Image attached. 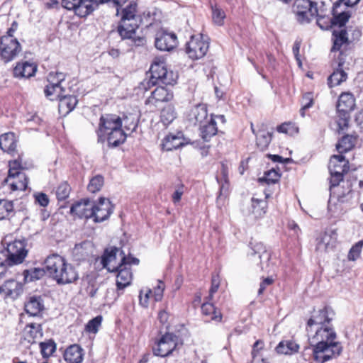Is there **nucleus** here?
I'll return each instance as SVG.
<instances>
[{
  "instance_id": "nucleus-1",
  "label": "nucleus",
  "mask_w": 363,
  "mask_h": 363,
  "mask_svg": "<svg viewBox=\"0 0 363 363\" xmlns=\"http://www.w3.org/2000/svg\"><path fill=\"white\" fill-rule=\"evenodd\" d=\"M138 126L135 116L129 114L121 118L113 113L102 114L96 130L99 143H107L109 147H116L126 140L125 130L133 132Z\"/></svg>"
},
{
  "instance_id": "nucleus-2",
  "label": "nucleus",
  "mask_w": 363,
  "mask_h": 363,
  "mask_svg": "<svg viewBox=\"0 0 363 363\" xmlns=\"http://www.w3.org/2000/svg\"><path fill=\"white\" fill-rule=\"evenodd\" d=\"M307 336L312 347L313 359L317 363H325L339 356L342 351V347L337 340V333L331 323L307 333Z\"/></svg>"
},
{
  "instance_id": "nucleus-3",
  "label": "nucleus",
  "mask_w": 363,
  "mask_h": 363,
  "mask_svg": "<svg viewBox=\"0 0 363 363\" xmlns=\"http://www.w3.org/2000/svg\"><path fill=\"white\" fill-rule=\"evenodd\" d=\"M350 162L344 155H333L330 157L328 170L330 177V191L337 195L338 199L348 195L352 191V182L350 179L344 180V177L350 171Z\"/></svg>"
},
{
  "instance_id": "nucleus-4",
  "label": "nucleus",
  "mask_w": 363,
  "mask_h": 363,
  "mask_svg": "<svg viewBox=\"0 0 363 363\" xmlns=\"http://www.w3.org/2000/svg\"><path fill=\"white\" fill-rule=\"evenodd\" d=\"M43 264L48 275L60 285L72 284L79 279L76 268L57 253L47 256Z\"/></svg>"
},
{
  "instance_id": "nucleus-5",
  "label": "nucleus",
  "mask_w": 363,
  "mask_h": 363,
  "mask_svg": "<svg viewBox=\"0 0 363 363\" xmlns=\"http://www.w3.org/2000/svg\"><path fill=\"white\" fill-rule=\"evenodd\" d=\"M183 345V339L175 333L160 330L152 339V352L155 356L162 358L177 356Z\"/></svg>"
},
{
  "instance_id": "nucleus-6",
  "label": "nucleus",
  "mask_w": 363,
  "mask_h": 363,
  "mask_svg": "<svg viewBox=\"0 0 363 363\" xmlns=\"http://www.w3.org/2000/svg\"><path fill=\"white\" fill-rule=\"evenodd\" d=\"M362 36V30L357 26H347V28L334 29L332 31L331 40L333 45L332 52H344L347 59L352 60L350 55V45L355 41H358Z\"/></svg>"
},
{
  "instance_id": "nucleus-7",
  "label": "nucleus",
  "mask_w": 363,
  "mask_h": 363,
  "mask_svg": "<svg viewBox=\"0 0 363 363\" xmlns=\"http://www.w3.org/2000/svg\"><path fill=\"white\" fill-rule=\"evenodd\" d=\"M27 167L23 164L21 155L8 162V174L4 181L11 192L24 191L28 189L29 178L24 172Z\"/></svg>"
},
{
  "instance_id": "nucleus-8",
  "label": "nucleus",
  "mask_w": 363,
  "mask_h": 363,
  "mask_svg": "<svg viewBox=\"0 0 363 363\" xmlns=\"http://www.w3.org/2000/svg\"><path fill=\"white\" fill-rule=\"evenodd\" d=\"M18 28V23L13 21L6 33L0 37V58L4 63L16 59L22 52V45L14 37Z\"/></svg>"
},
{
  "instance_id": "nucleus-9",
  "label": "nucleus",
  "mask_w": 363,
  "mask_h": 363,
  "mask_svg": "<svg viewBox=\"0 0 363 363\" xmlns=\"http://www.w3.org/2000/svg\"><path fill=\"white\" fill-rule=\"evenodd\" d=\"M137 4L130 3L122 11V17L118 26V33L122 39L131 40L135 43L136 30L139 27L140 17L136 14Z\"/></svg>"
},
{
  "instance_id": "nucleus-10",
  "label": "nucleus",
  "mask_w": 363,
  "mask_h": 363,
  "mask_svg": "<svg viewBox=\"0 0 363 363\" xmlns=\"http://www.w3.org/2000/svg\"><path fill=\"white\" fill-rule=\"evenodd\" d=\"M120 255L121 259L116 269L109 272L115 273L116 275V286L117 291H122L131 284L133 275L130 266L140 264V259L133 257L131 254L126 255L123 250H121Z\"/></svg>"
},
{
  "instance_id": "nucleus-11",
  "label": "nucleus",
  "mask_w": 363,
  "mask_h": 363,
  "mask_svg": "<svg viewBox=\"0 0 363 363\" xmlns=\"http://www.w3.org/2000/svg\"><path fill=\"white\" fill-rule=\"evenodd\" d=\"M150 72L152 79L165 85L174 86L177 82L178 74L168 69L166 60L163 57H155L153 59Z\"/></svg>"
},
{
  "instance_id": "nucleus-12",
  "label": "nucleus",
  "mask_w": 363,
  "mask_h": 363,
  "mask_svg": "<svg viewBox=\"0 0 363 363\" xmlns=\"http://www.w3.org/2000/svg\"><path fill=\"white\" fill-rule=\"evenodd\" d=\"M318 3L311 0H295L291 10L299 23H308L318 16Z\"/></svg>"
},
{
  "instance_id": "nucleus-13",
  "label": "nucleus",
  "mask_w": 363,
  "mask_h": 363,
  "mask_svg": "<svg viewBox=\"0 0 363 363\" xmlns=\"http://www.w3.org/2000/svg\"><path fill=\"white\" fill-rule=\"evenodd\" d=\"M167 86H157L145 99V105L148 107L150 111H155L162 104H168L173 101L174 98V91Z\"/></svg>"
},
{
  "instance_id": "nucleus-14",
  "label": "nucleus",
  "mask_w": 363,
  "mask_h": 363,
  "mask_svg": "<svg viewBox=\"0 0 363 363\" xmlns=\"http://www.w3.org/2000/svg\"><path fill=\"white\" fill-rule=\"evenodd\" d=\"M337 68L328 77V85L330 88L340 85L347 79V74L345 69H349V65L352 60L347 59L346 54L342 52L338 54L335 60Z\"/></svg>"
},
{
  "instance_id": "nucleus-15",
  "label": "nucleus",
  "mask_w": 363,
  "mask_h": 363,
  "mask_svg": "<svg viewBox=\"0 0 363 363\" xmlns=\"http://www.w3.org/2000/svg\"><path fill=\"white\" fill-rule=\"evenodd\" d=\"M329 310L330 308L328 306H324L322 308L318 310L313 309L306 320L305 330L306 334L331 323L332 318L329 317Z\"/></svg>"
},
{
  "instance_id": "nucleus-16",
  "label": "nucleus",
  "mask_w": 363,
  "mask_h": 363,
  "mask_svg": "<svg viewBox=\"0 0 363 363\" xmlns=\"http://www.w3.org/2000/svg\"><path fill=\"white\" fill-rule=\"evenodd\" d=\"M209 48V43L202 34L194 35L186 44V52L193 60L203 58Z\"/></svg>"
},
{
  "instance_id": "nucleus-17",
  "label": "nucleus",
  "mask_w": 363,
  "mask_h": 363,
  "mask_svg": "<svg viewBox=\"0 0 363 363\" xmlns=\"http://www.w3.org/2000/svg\"><path fill=\"white\" fill-rule=\"evenodd\" d=\"M27 254L25 242L16 240L7 245L5 262L10 266L21 264L24 261Z\"/></svg>"
},
{
  "instance_id": "nucleus-18",
  "label": "nucleus",
  "mask_w": 363,
  "mask_h": 363,
  "mask_svg": "<svg viewBox=\"0 0 363 363\" xmlns=\"http://www.w3.org/2000/svg\"><path fill=\"white\" fill-rule=\"evenodd\" d=\"M208 106L204 103H199L193 106L186 114V120L189 125L194 127L199 126L209 118Z\"/></svg>"
},
{
  "instance_id": "nucleus-19",
  "label": "nucleus",
  "mask_w": 363,
  "mask_h": 363,
  "mask_svg": "<svg viewBox=\"0 0 363 363\" xmlns=\"http://www.w3.org/2000/svg\"><path fill=\"white\" fill-rule=\"evenodd\" d=\"M274 190L271 188L264 189V199H257L255 196L251 199V214L255 219H260L265 216L268 210V199L272 196Z\"/></svg>"
},
{
  "instance_id": "nucleus-20",
  "label": "nucleus",
  "mask_w": 363,
  "mask_h": 363,
  "mask_svg": "<svg viewBox=\"0 0 363 363\" xmlns=\"http://www.w3.org/2000/svg\"><path fill=\"white\" fill-rule=\"evenodd\" d=\"M113 206L106 199L100 198L96 203L93 202V213L91 218L95 223H99L108 219L112 213Z\"/></svg>"
},
{
  "instance_id": "nucleus-21",
  "label": "nucleus",
  "mask_w": 363,
  "mask_h": 363,
  "mask_svg": "<svg viewBox=\"0 0 363 363\" xmlns=\"http://www.w3.org/2000/svg\"><path fill=\"white\" fill-rule=\"evenodd\" d=\"M216 181L220 185L219 196L216 201L217 204L219 205L220 201H225L230 189L229 168L224 162H220V168L216 175Z\"/></svg>"
},
{
  "instance_id": "nucleus-22",
  "label": "nucleus",
  "mask_w": 363,
  "mask_h": 363,
  "mask_svg": "<svg viewBox=\"0 0 363 363\" xmlns=\"http://www.w3.org/2000/svg\"><path fill=\"white\" fill-rule=\"evenodd\" d=\"M155 47L162 51H169L177 47V37L173 33L160 30L156 33Z\"/></svg>"
},
{
  "instance_id": "nucleus-23",
  "label": "nucleus",
  "mask_w": 363,
  "mask_h": 363,
  "mask_svg": "<svg viewBox=\"0 0 363 363\" xmlns=\"http://www.w3.org/2000/svg\"><path fill=\"white\" fill-rule=\"evenodd\" d=\"M37 70L38 65L35 62L20 61L12 69V74L17 79H29L35 74Z\"/></svg>"
},
{
  "instance_id": "nucleus-24",
  "label": "nucleus",
  "mask_w": 363,
  "mask_h": 363,
  "mask_svg": "<svg viewBox=\"0 0 363 363\" xmlns=\"http://www.w3.org/2000/svg\"><path fill=\"white\" fill-rule=\"evenodd\" d=\"M199 136L205 142H209L211 138L218 134L219 130L215 120V114L211 113L209 118L199 126Z\"/></svg>"
},
{
  "instance_id": "nucleus-25",
  "label": "nucleus",
  "mask_w": 363,
  "mask_h": 363,
  "mask_svg": "<svg viewBox=\"0 0 363 363\" xmlns=\"http://www.w3.org/2000/svg\"><path fill=\"white\" fill-rule=\"evenodd\" d=\"M93 202L89 199H82L72 204L70 213L79 218H91L93 213Z\"/></svg>"
},
{
  "instance_id": "nucleus-26",
  "label": "nucleus",
  "mask_w": 363,
  "mask_h": 363,
  "mask_svg": "<svg viewBox=\"0 0 363 363\" xmlns=\"http://www.w3.org/2000/svg\"><path fill=\"white\" fill-rule=\"evenodd\" d=\"M211 301L206 300L202 303L201 306V314L207 322L220 323L223 320L222 313Z\"/></svg>"
},
{
  "instance_id": "nucleus-27",
  "label": "nucleus",
  "mask_w": 363,
  "mask_h": 363,
  "mask_svg": "<svg viewBox=\"0 0 363 363\" xmlns=\"http://www.w3.org/2000/svg\"><path fill=\"white\" fill-rule=\"evenodd\" d=\"M355 97L352 93L350 91L342 92L337 101V111L350 113L355 108Z\"/></svg>"
},
{
  "instance_id": "nucleus-28",
  "label": "nucleus",
  "mask_w": 363,
  "mask_h": 363,
  "mask_svg": "<svg viewBox=\"0 0 363 363\" xmlns=\"http://www.w3.org/2000/svg\"><path fill=\"white\" fill-rule=\"evenodd\" d=\"M24 309L30 316L40 315L45 309L42 297L35 295L29 296L24 304Z\"/></svg>"
},
{
  "instance_id": "nucleus-29",
  "label": "nucleus",
  "mask_w": 363,
  "mask_h": 363,
  "mask_svg": "<svg viewBox=\"0 0 363 363\" xmlns=\"http://www.w3.org/2000/svg\"><path fill=\"white\" fill-rule=\"evenodd\" d=\"M84 355V350L78 344L70 345L62 354L64 360L67 363H82Z\"/></svg>"
},
{
  "instance_id": "nucleus-30",
  "label": "nucleus",
  "mask_w": 363,
  "mask_h": 363,
  "mask_svg": "<svg viewBox=\"0 0 363 363\" xmlns=\"http://www.w3.org/2000/svg\"><path fill=\"white\" fill-rule=\"evenodd\" d=\"M57 101L59 113L64 116L72 111L78 104L77 96L70 94L64 95L63 94Z\"/></svg>"
},
{
  "instance_id": "nucleus-31",
  "label": "nucleus",
  "mask_w": 363,
  "mask_h": 363,
  "mask_svg": "<svg viewBox=\"0 0 363 363\" xmlns=\"http://www.w3.org/2000/svg\"><path fill=\"white\" fill-rule=\"evenodd\" d=\"M23 335L29 343H35L36 339L41 338L43 335L42 325L36 323H28L23 328Z\"/></svg>"
},
{
  "instance_id": "nucleus-32",
  "label": "nucleus",
  "mask_w": 363,
  "mask_h": 363,
  "mask_svg": "<svg viewBox=\"0 0 363 363\" xmlns=\"http://www.w3.org/2000/svg\"><path fill=\"white\" fill-rule=\"evenodd\" d=\"M17 140L13 133L9 132L0 135V148L13 155L16 152Z\"/></svg>"
},
{
  "instance_id": "nucleus-33",
  "label": "nucleus",
  "mask_w": 363,
  "mask_h": 363,
  "mask_svg": "<svg viewBox=\"0 0 363 363\" xmlns=\"http://www.w3.org/2000/svg\"><path fill=\"white\" fill-rule=\"evenodd\" d=\"M96 9V4H94L92 0H79L72 11L79 18H86Z\"/></svg>"
},
{
  "instance_id": "nucleus-34",
  "label": "nucleus",
  "mask_w": 363,
  "mask_h": 363,
  "mask_svg": "<svg viewBox=\"0 0 363 363\" xmlns=\"http://www.w3.org/2000/svg\"><path fill=\"white\" fill-rule=\"evenodd\" d=\"M119 249L116 247H111L109 249L105 250L104 255L102 256L101 263L104 268L106 269L108 272L116 269L117 264L113 262H116V255Z\"/></svg>"
},
{
  "instance_id": "nucleus-35",
  "label": "nucleus",
  "mask_w": 363,
  "mask_h": 363,
  "mask_svg": "<svg viewBox=\"0 0 363 363\" xmlns=\"http://www.w3.org/2000/svg\"><path fill=\"white\" fill-rule=\"evenodd\" d=\"M300 346L293 340H281L275 347L279 354L292 355L298 352Z\"/></svg>"
},
{
  "instance_id": "nucleus-36",
  "label": "nucleus",
  "mask_w": 363,
  "mask_h": 363,
  "mask_svg": "<svg viewBox=\"0 0 363 363\" xmlns=\"http://www.w3.org/2000/svg\"><path fill=\"white\" fill-rule=\"evenodd\" d=\"M2 291L6 296L16 298L23 292V285L13 280H8L1 286Z\"/></svg>"
},
{
  "instance_id": "nucleus-37",
  "label": "nucleus",
  "mask_w": 363,
  "mask_h": 363,
  "mask_svg": "<svg viewBox=\"0 0 363 363\" xmlns=\"http://www.w3.org/2000/svg\"><path fill=\"white\" fill-rule=\"evenodd\" d=\"M357 137L353 135H344L336 144V149L340 155L347 152L353 149L357 143Z\"/></svg>"
},
{
  "instance_id": "nucleus-38",
  "label": "nucleus",
  "mask_w": 363,
  "mask_h": 363,
  "mask_svg": "<svg viewBox=\"0 0 363 363\" xmlns=\"http://www.w3.org/2000/svg\"><path fill=\"white\" fill-rule=\"evenodd\" d=\"M183 145L184 143L182 138L173 134L166 135L162 143V150L166 151H172Z\"/></svg>"
},
{
  "instance_id": "nucleus-39",
  "label": "nucleus",
  "mask_w": 363,
  "mask_h": 363,
  "mask_svg": "<svg viewBox=\"0 0 363 363\" xmlns=\"http://www.w3.org/2000/svg\"><path fill=\"white\" fill-rule=\"evenodd\" d=\"M264 349V342L262 340H257L252 347L250 363H269L267 359L260 357V352Z\"/></svg>"
},
{
  "instance_id": "nucleus-40",
  "label": "nucleus",
  "mask_w": 363,
  "mask_h": 363,
  "mask_svg": "<svg viewBox=\"0 0 363 363\" xmlns=\"http://www.w3.org/2000/svg\"><path fill=\"white\" fill-rule=\"evenodd\" d=\"M336 7L333 6L332 21L334 26H337L338 28H347L345 26L351 17L350 11H342L337 13L335 9Z\"/></svg>"
},
{
  "instance_id": "nucleus-41",
  "label": "nucleus",
  "mask_w": 363,
  "mask_h": 363,
  "mask_svg": "<svg viewBox=\"0 0 363 363\" xmlns=\"http://www.w3.org/2000/svg\"><path fill=\"white\" fill-rule=\"evenodd\" d=\"M84 291L86 295L90 298H94L96 296L99 289V284L97 281V278L94 276H87L84 280Z\"/></svg>"
},
{
  "instance_id": "nucleus-42",
  "label": "nucleus",
  "mask_w": 363,
  "mask_h": 363,
  "mask_svg": "<svg viewBox=\"0 0 363 363\" xmlns=\"http://www.w3.org/2000/svg\"><path fill=\"white\" fill-rule=\"evenodd\" d=\"M47 273L45 268L34 267L26 269L23 272L24 280L26 282H31L42 279Z\"/></svg>"
},
{
  "instance_id": "nucleus-43",
  "label": "nucleus",
  "mask_w": 363,
  "mask_h": 363,
  "mask_svg": "<svg viewBox=\"0 0 363 363\" xmlns=\"http://www.w3.org/2000/svg\"><path fill=\"white\" fill-rule=\"evenodd\" d=\"M177 113L174 106L168 104L162 108L160 119L164 124L168 125L177 118Z\"/></svg>"
},
{
  "instance_id": "nucleus-44",
  "label": "nucleus",
  "mask_w": 363,
  "mask_h": 363,
  "mask_svg": "<svg viewBox=\"0 0 363 363\" xmlns=\"http://www.w3.org/2000/svg\"><path fill=\"white\" fill-rule=\"evenodd\" d=\"M276 130L279 133L286 134L289 136H294L298 133L299 128L297 124L292 121H287L277 125Z\"/></svg>"
},
{
  "instance_id": "nucleus-45",
  "label": "nucleus",
  "mask_w": 363,
  "mask_h": 363,
  "mask_svg": "<svg viewBox=\"0 0 363 363\" xmlns=\"http://www.w3.org/2000/svg\"><path fill=\"white\" fill-rule=\"evenodd\" d=\"M39 347L42 357L45 359H48L55 352L57 345L52 339H49L41 342L39 344Z\"/></svg>"
},
{
  "instance_id": "nucleus-46",
  "label": "nucleus",
  "mask_w": 363,
  "mask_h": 363,
  "mask_svg": "<svg viewBox=\"0 0 363 363\" xmlns=\"http://www.w3.org/2000/svg\"><path fill=\"white\" fill-rule=\"evenodd\" d=\"M350 120V113L337 112L335 118V129L340 133L341 132L347 130L349 127V122Z\"/></svg>"
},
{
  "instance_id": "nucleus-47",
  "label": "nucleus",
  "mask_w": 363,
  "mask_h": 363,
  "mask_svg": "<svg viewBox=\"0 0 363 363\" xmlns=\"http://www.w3.org/2000/svg\"><path fill=\"white\" fill-rule=\"evenodd\" d=\"M212 21L214 24L222 26L226 17L225 11L216 4L211 5Z\"/></svg>"
},
{
  "instance_id": "nucleus-48",
  "label": "nucleus",
  "mask_w": 363,
  "mask_h": 363,
  "mask_svg": "<svg viewBox=\"0 0 363 363\" xmlns=\"http://www.w3.org/2000/svg\"><path fill=\"white\" fill-rule=\"evenodd\" d=\"M64 92L62 86L46 85L44 89L45 96L50 101L58 100Z\"/></svg>"
},
{
  "instance_id": "nucleus-49",
  "label": "nucleus",
  "mask_w": 363,
  "mask_h": 363,
  "mask_svg": "<svg viewBox=\"0 0 363 363\" xmlns=\"http://www.w3.org/2000/svg\"><path fill=\"white\" fill-rule=\"evenodd\" d=\"M281 178V174L278 171L272 169L264 172L263 177L259 178V181L261 183H265L268 186L271 184H278ZM267 188H270L268 186Z\"/></svg>"
},
{
  "instance_id": "nucleus-50",
  "label": "nucleus",
  "mask_w": 363,
  "mask_h": 363,
  "mask_svg": "<svg viewBox=\"0 0 363 363\" xmlns=\"http://www.w3.org/2000/svg\"><path fill=\"white\" fill-rule=\"evenodd\" d=\"M104 185V177L101 174H97L91 177L87 186V190L92 194L101 191Z\"/></svg>"
},
{
  "instance_id": "nucleus-51",
  "label": "nucleus",
  "mask_w": 363,
  "mask_h": 363,
  "mask_svg": "<svg viewBox=\"0 0 363 363\" xmlns=\"http://www.w3.org/2000/svg\"><path fill=\"white\" fill-rule=\"evenodd\" d=\"M14 211L13 201L0 199V220L8 218Z\"/></svg>"
},
{
  "instance_id": "nucleus-52",
  "label": "nucleus",
  "mask_w": 363,
  "mask_h": 363,
  "mask_svg": "<svg viewBox=\"0 0 363 363\" xmlns=\"http://www.w3.org/2000/svg\"><path fill=\"white\" fill-rule=\"evenodd\" d=\"M71 192V186L67 182H61L56 188V197L58 201H65L66 200Z\"/></svg>"
},
{
  "instance_id": "nucleus-53",
  "label": "nucleus",
  "mask_w": 363,
  "mask_h": 363,
  "mask_svg": "<svg viewBox=\"0 0 363 363\" xmlns=\"http://www.w3.org/2000/svg\"><path fill=\"white\" fill-rule=\"evenodd\" d=\"M301 108L300 109V114L302 117L306 116V111L313 106L314 104V96L313 92H306L303 94L301 98Z\"/></svg>"
},
{
  "instance_id": "nucleus-54",
  "label": "nucleus",
  "mask_w": 363,
  "mask_h": 363,
  "mask_svg": "<svg viewBox=\"0 0 363 363\" xmlns=\"http://www.w3.org/2000/svg\"><path fill=\"white\" fill-rule=\"evenodd\" d=\"M315 18H316L317 25L322 30H328L333 26L332 18L328 16L323 14L321 9L320 11L318 9V16Z\"/></svg>"
},
{
  "instance_id": "nucleus-55",
  "label": "nucleus",
  "mask_w": 363,
  "mask_h": 363,
  "mask_svg": "<svg viewBox=\"0 0 363 363\" xmlns=\"http://www.w3.org/2000/svg\"><path fill=\"white\" fill-rule=\"evenodd\" d=\"M103 320V317L99 315L91 319L85 325L84 330L88 333L96 334L98 333Z\"/></svg>"
},
{
  "instance_id": "nucleus-56",
  "label": "nucleus",
  "mask_w": 363,
  "mask_h": 363,
  "mask_svg": "<svg viewBox=\"0 0 363 363\" xmlns=\"http://www.w3.org/2000/svg\"><path fill=\"white\" fill-rule=\"evenodd\" d=\"M221 278L218 274H212L211 280V287L208 296L205 298L206 300L213 301L214 294L218 291L220 286Z\"/></svg>"
},
{
  "instance_id": "nucleus-57",
  "label": "nucleus",
  "mask_w": 363,
  "mask_h": 363,
  "mask_svg": "<svg viewBox=\"0 0 363 363\" xmlns=\"http://www.w3.org/2000/svg\"><path fill=\"white\" fill-rule=\"evenodd\" d=\"M65 74L60 72H51L48 76V84L50 86H62V82L65 81Z\"/></svg>"
},
{
  "instance_id": "nucleus-58",
  "label": "nucleus",
  "mask_w": 363,
  "mask_h": 363,
  "mask_svg": "<svg viewBox=\"0 0 363 363\" xmlns=\"http://www.w3.org/2000/svg\"><path fill=\"white\" fill-rule=\"evenodd\" d=\"M363 248V240L358 241L352 246L347 254L349 261H356L361 256Z\"/></svg>"
},
{
  "instance_id": "nucleus-59",
  "label": "nucleus",
  "mask_w": 363,
  "mask_h": 363,
  "mask_svg": "<svg viewBox=\"0 0 363 363\" xmlns=\"http://www.w3.org/2000/svg\"><path fill=\"white\" fill-rule=\"evenodd\" d=\"M272 139V134L269 132L259 134L256 138L257 145L261 150H264L268 147Z\"/></svg>"
},
{
  "instance_id": "nucleus-60",
  "label": "nucleus",
  "mask_w": 363,
  "mask_h": 363,
  "mask_svg": "<svg viewBox=\"0 0 363 363\" xmlns=\"http://www.w3.org/2000/svg\"><path fill=\"white\" fill-rule=\"evenodd\" d=\"M164 288V283L161 280H158L157 286L154 287L153 289H152V300L155 302L160 301L162 299Z\"/></svg>"
},
{
  "instance_id": "nucleus-61",
  "label": "nucleus",
  "mask_w": 363,
  "mask_h": 363,
  "mask_svg": "<svg viewBox=\"0 0 363 363\" xmlns=\"http://www.w3.org/2000/svg\"><path fill=\"white\" fill-rule=\"evenodd\" d=\"M139 298L140 303L142 306L147 307L148 306L150 299H152V289H147L145 291L141 290L140 291Z\"/></svg>"
},
{
  "instance_id": "nucleus-62",
  "label": "nucleus",
  "mask_w": 363,
  "mask_h": 363,
  "mask_svg": "<svg viewBox=\"0 0 363 363\" xmlns=\"http://www.w3.org/2000/svg\"><path fill=\"white\" fill-rule=\"evenodd\" d=\"M157 84V80L152 79V77L150 79H145L138 85V89L143 91L150 90Z\"/></svg>"
},
{
  "instance_id": "nucleus-63",
  "label": "nucleus",
  "mask_w": 363,
  "mask_h": 363,
  "mask_svg": "<svg viewBox=\"0 0 363 363\" xmlns=\"http://www.w3.org/2000/svg\"><path fill=\"white\" fill-rule=\"evenodd\" d=\"M35 201L43 207H46L49 204V198L48 195L43 192L34 194Z\"/></svg>"
},
{
  "instance_id": "nucleus-64",
  "label": "nucleus",
  "mask_w": 363,
  "mask_h": 363,
  "mask_svg": "<svg viewBox=\"0 0 363 363\" xmlns=\"http://www.w3.org/2000/svg\"><path fill=\"white\" fill-rule=\"evenodd\" d=\"M274 282V279L272 277H268L266 278H263L262 281H261L259 284V289L258 290L259 294H262L266 289V287L267 286H270L273 284Z\"/></svg>"
}]
</instances>
